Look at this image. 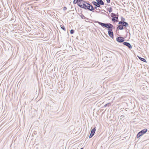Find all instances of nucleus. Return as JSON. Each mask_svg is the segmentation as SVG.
Masks as SVG:
<instances>
[{
  "label": "nucleus",
  "mask_w": 149,
  "mask_h": 149,
  "mask_svg": "<svg viewBox=\"0 0 149 149\" xmlns=\"http://www.w3.org/2000/svg\"><path fill=\"white\" fill-rule=\"evenodd\" d=\"M96 22L98 23L99 25H100L102 27L108 29V30L113 29L114 28L112 24L109 23H105L99 21H97Z\"/></svg>",
  "instance_id": "f257e3e1"
},
{
  "label": "nucleus",
  "mask_w": 149,
  "mask_h": 149,
  "mask_svg": "<svg viewBox=\"0 0 149 149\" xmlns=\"http://www.w3.org/2000/svg\"><path fill=\"white\" fill-rule=\"evenodd\" d=\"M86 4L87 5L84 3H82V4H81V3H79L78 4V6L81 8H83L86 10H91L90 7L91 6L90 5H91V4L89 3H86Z\"/></svg>",
  "instance_id": "f03ea898"
},
{
  "label": "nucleus",
  "mask_w": 149,
  "mask_h": 149,
  "mask_svg": "<svg viewBox=\"0 0 149 149\" xmlns=\"http://www.w3.org/2000/svg\"><path fill=\"white\" fill-rule=\"evenodd\" d=\"M111 16L112 18L111 19L112 22H118V14L117 15V14L115 13H111Z\"/></svg>",
  "instance_id": "7ed1b4c3"
},
{
  "label": "nucleus",
  "mask_w": 149,
  "mask_h": 149,
  "mask_svg": "<svg viewBox=\"0 0 149 149\" xmlns=\"http://www.w3.org/2000/svg\"><path fill=\"white\" fill-rule=\"evenodd\" d=\"M148 130L145 128L139 132L136 135L137 138H139L144 134H145L147 131Z\"/></svg>",
  "instance_id": "20e7f679"
},
{
  "label": "nucleus",
  "mask_w": 149,
  "mask_h": 149,
  "mask_svg": "<svg viewBox=\"0 0 149 149\" xmlns=\"http://www.w3.org/2000/svg\"><path fill=\"white\" fill-rule=\"evenodd\" d=\"M124 26L122 25H118V26L116 28V30H122L124 29V27H125V29L126 28V27L129 26V25L128 23L126 24L125 25H123Z\"/></svg>",
  "instance_id": "39448f33"
},
{
  "label": "nucleus",
  "mask_w": 149,
  "mask_h": 149,
  "mask_svg": "<svg viewBox=\"0 0 149 149\" xmlns=\"http://www.w3.org/2000/svg\"><path fill=\"white\" fill-rule=\"evenodd\" d=\"M125 38L122 36L118 37L116 38V40L118 42H123L125 41Z\"/></svg>",
  "instance_id": "423d86ee"
},
{
  "label": "nucleus",
  "mask_w": 149,
  "mask_h": 149,
  "mask_svg": "<svg viewBox=\"0 0 149 149\" xmlns=\"http://www.w3.org/2000/svg\"><path fill=\"white\" fill-rule=\"evenodd\" d=\"M96 130V127H95L93 128L91 131L90 134L89 136V138H91L94 135Z\"/></svg>",
  "instance_id": "0eeeda50"
},
{
  "label": "nucleus",
  "mask_w": 149,
  "mask_h": 149,
  "mask_svg": "<svg viewBox=\"0 0 149 149\" xmlns=\"http://www.w3.org/2000/svg\"><path fill=\"white\" fill-rule=\"evenodd\" d=\"M113 29H111L110 30H108V34L109 35L110 37L112 38H113V34L112 31Z\"/></svg>",
  "instance_id": "6e6552de"
},
{
  "label": "nucleus",
  "mask_w": 149,
  "mask_h": 149,
  "mask_svg": "<svg viewBox=\"0 0 149 149\" xmlns=\"http://www.w3.org/2000/svg\"><path fill=\"white\" fill-rule=\"evenodd\" d=\"M123 43L124 45L127 46L129 49H131L132 48L131 45L129 42H124Z\"/></svg>",
  "instance_id": "1a4fd4ad"
},
{
  "label": "nucleus",
  "mask_w": 149,
  "mask_h": 149,
  "mask_svg": "<svg viewBox=\"0 0 149 149\" xmlns=\"http://www.w3.org/2000/svg\"><path fill=\"white\" fill-rule=\"evenodd\" d=\"M127 23H128L126 22H125V21H119L118 23L119 25H123V26H124L123 25L126 24Z\"/></svg>",
  "instance_id": "9d476101"
},
{
  "label": "nucleus",
  "mask_w": 149,
  "mask_h": 149,
  "mask_svg": "<svg viewBox=\"0 0 149 149\" xmlns=\"http://www.w3.org/2000/svg\"><path fill=\"white\" fill-rule=\"evenodd\" d=\"M97 3L101 4V5H104V3L102 0H96Z\"/></svg>",
  "instance_id": "9b49d317"
},
{
  "label": "nucleus",
  "mask_w": 149,
  "mask_h": 149,
  "mask_svg": "<svg viewBox=\"0 0 149 149\" xmlns=\"http://www.w3.org/2000/svg\"><path fill=\"white\" fill-rule=\"evenodd\" d=\"M90 6H91V10L90 11L94 12V10L95 9H97V7L96 6H95V7H93V6L91 5H90Z\"/></svg>",
  "instance_id": "f8f14e48"
},
{
  "label": "nucleus",
  "mask_w": 149,
  "mask_h": 149,
  "mask_svg": "<svg viewBox=\"0 0 149 149\" xmlns=\"http://www.w3.org/2000/svg\"><path fill=\"white\" fill-rule=\"evenodd\" d=\"M138 56V58L141 61L143 62H145V63L147 62L145 58H141V57H140L139 56Z\"/></svg>",
  "instance_id": "ddd939ff"
},
{
  "label": "nucleus",
  "mask_w": 149,
  "mask_h": 149,
  "mask_svg": "<svg viewBox=\"0 0 149 149\" xmlns=\"http://www.w3.org/2000/svg\"><path fill=\"white\" fill-rule=\"evenodd\" d=\"M80 17H81V18L82 19H86L87 20H88V18H87L86 17H85L84 15L82 14H81V15H80Z\"/></svg>",
  "instance_id": "4468645a"
},
{
  "label": "nucleus",
  "mask_w": 149,
  "mask_h": 149,
  "mask_svg": "<svg viewBox=\"0 0 149 149\" xmlns=\"http://www.w3.org/2000/svg\"><path fill=\"white\" fill-rule=\"evenodd\" d=\"M107 10L109 12V13H111L112 11V9L111 7H110L109 8H107Z\"/></svg>",
  "instance_id": "2eb2a0df"
},
{
  "label": "nucleus",
  "mask_w": 149,
  "mask_h": 149,
  "mask_svg": "<svg viewBox=\"0 0 149 149\" xmlns=\"http://www.w3.org/2000/svg\"><path fill=\"white\" fill-rule=\"evenodd\" d=\"M61 27V29L64 30V31H66V29L65 26H64L63 25H60Z\"/></svg>",
  "instance_id": "dca6fc26"
},
{
  "label": "nucleus",
  "mask_w": 149,
  "mask_h": 149,
  "mask_svg": "<svg viewBox=\"0 0 149 149\" xmlns=\"http://www.w3.org/2000/svg\"><path fill=\"white\" fill-rule=\"evenodd\" d=\"M92 3L93 4L94 6H95V5H96L97 3V1L95 2V1H93L92 2Z\"/></svg>",
  "instance_id": "f3484780"
},
{
  "label": "nucleus",
  "mask_w": 149,
  "mask_h": 149,
  "mask_svg": "<svg viewBox=\"0 0 149 149\" xmlns=\"http://www.w3.org/2000/svg\"><path fill=\"white\" fill-rule=\"evenodd\" d=\"M74 4L77 3V5H78V4L79 3H78L77 0H74L73 2Z\"/></svg>",
  "instance_id": "a211bd4d"
},
{
  "label": "nucleus",
  "mask_w": 149,
  "mask_h": 149,
  "mask_svg": "<svg viewBox=\"0 0 149 149\" xmlns=\"http://www.w3.org/2000/svg\"><path fill=\"white\" fill-rule=\"evenodd\" d=\"M74 30H73V29H71L70 31V33L71 34H73L74 33Z\"/></svg>",
  "instance_id": "6ab92c4d"
},
{
  "label": "nucleus",
  "mask_w": 149,
  "mask_h": 149,
  "mask_svg": "<svg viewBox=\"0 0 149 149\" xmlns=\"http://www.w3.org/2000/svg\"><path fill=\"white\" fill-rule=\"evenodd\" d=\"M109 105H110V103H108L106 104H105L104 105V107H106L107 106H109Z\"/></svg>",
  "instance_id": "aec40b11"
},
{
  "label": "nucleus",
  "mask_w": 149,
  "mask_h": 149,
  "mask_svg": "<svg viewBox=\"0 0 149 149\" xmlns=\"http://www.w3.org/2000/svg\"><path fill=\"white\" fill-rule=\"evenodd\" d=\"M125 20V19L122 17H121V21H124Z\"/></svg>",
  "instance_id": "412c9836"
},
{
  "label": "nucleus",
  "mask_w": 149,
  "mask_h": 149,
  "mask_svg": "<svg viewBox=\"0 0 149 149\" xmlns=\"http://www.w3.org/2000/svg\"><path fill=\"white\" fill-rule=\"evenodd\" d=\"M100 5H101V4H100L98 3H97L96 5H95V6H96V7H100Z\"/></svg>",
  "instance_id": "4be33fe9"
},
{
  "label": "nucleus",
  "mask_w": 149,
  "mask_h": 149,
  "mask_svg": "<svg viewBox=\"0 0 149 149\" xmlns=\"http://www.w3.org/2000/svg\"><path fill=\"white\" fill-rule=\"evenodd\" d=\"M83 0H77L78 3H81V1H83Z\"/></svg>",
  "instance_id": "5701e85b"
},
{
  "label": "nucleus",
  "mask_w": 149,
  "mask_h": 149,
  "mask_svg": "<svg viewBox=\"0 0 149 149\" xmlns=\"http://www.w3.org/2000/svg\"><path fill=\"white\" fill-rule=\"evenodd\" d=\"M107 3H109L110 2V0H106Z\"/></svg>",
  "instance_id": "b1692460"
},
{
  "label": "nucleus",
  "mask_w": 149,
  "mask_h": 149,
  "mask_svg": "<svg viewBox=\"0 0 149 149\" xmlns=\"http://www.w3.org/2000/svg\"><path fill=\"white\" fill-rule=\"evenodd\" d=\"M67 9V8L65 7H64L63 8V10H65Z\"/></svg>",
  "instance_id": "393cba45"
},
{
  "label": "nucleus",
  "mask_w": 149,
  "mask_h": 149,
  "mask_svg": "<svg viewBox=\"0 0 149 149\" xmlns=\"http://www.w3.org/2000/svg\"><path fill=\"white\" fill-rule=\"evenodd\" d=\"M103 14H104V15H106L107 16H108L107 14H106V13H103Z\"/></svg>",
  "instance_id": "a878e982"
},
{
  "label": "nucleus",
  "mask_w": 149,
  "mask_h": 149,
  "mask_svg": "<svg viewBox=\"0 0 149 149\" xmlns=\"http://www.w3.org/2000/svg\"><path fill=\"white\" fill-rule=\"evenodd\" d=\"M120 117H121V119L122 118H123V117H124V116L123 115H121Z\"/></svg>",
  "instance_id": "bb28decb"
},
{
  "label": "nucleus",
  "mask_w": 149,
  "mask_h": 149,
  "mask_svg": "<svg viewBox=\"0 0 149 149\" xmlns=\"http://www.w3.org/2000/svg\"><path fill=\"white\" fill-rule=\"evenodd\" d=\"M83 1L84 2V3L85 4H86V3H87V2H86V1Z\"/></svg>",
  "instance_id": "cd10ccee"
},
{
  "label": "nucleus",
  "mask_w": 149,
  "mask_h": 149,
  "mask_svg": "<svg viewBox=\"0 0 149 149\" xmlns=\"http://www.w3.org/2000/svg\"><path fill=\"white\" fill-rule=\"evenodd\" d=\"M102 11H104V12H105V11L104 10H102Z\"/></svg>",
  "instance_id": "c85d7f7f"
},
{
  "label": "nucleus",
  "mask_w": 149,
  "mask_h": 149,
  "mask_svg": "<svg viewBox=\"0 0 149 149\" xmlns=\"http://www.w3.org/2000/svg\"><path fill=\"white\" fill-rule=\"evenodd\" d=\"M97 10H99L100 11V9H97Z\"/></svg>",
  "instance_id": "c756f323"
},
{
  "label": "nucleus",
  "mask_w": 149,
  "mask_h": 149,
  "mask_svg": "<svg viewBox=\"0 0 149 149\" xmlns=\"http://www.w3.org/2000/svg\"><path fill=\"white\" fill-rule=\"evenodd\" d=\"M102 14H103V13H104L102 12L101 13Z\"/></svg>",
  "instance_id": "7c9ffc66"
},
{
  "label": "nucleus",
  "mask_w": 149,
  "mask_h": 149,
  "mask_svg": "<svg viewBox=\"0 0 149 149\" xmlns=\"http://www.w3.org/2000/svg\"><path fill=\"white\" fill-rule=\"evenodd\" d=\"M80 149H83V148H81Z\"/></svg>",
  "instance_id": "2f4dec72"
},
{
  "label": "nucleus",
  "mask_w": 149,
  "mask_h": 149,
  "mask_svg": "<svg viewBox=\"0 0 149 149\" xmlns=\"http://www.w3.org/2000/svg\"><path fill=\"white\" fill-rule=\"evenodd\" d=\"M129 33L130 34V32H129Z\"/></svg>",
  "instance_id": "473e14b6"
},
{
  "label": "nucleus",
  "mask_w": 149,
  "mask_h": 149,
  "mask_svg": "<svg viewBox=\"0 0 149 149\" xmlns=\"http://www.w3.org/2000/svg\"><path fill=\"white\" fill-rule=\"evenodd\" d=\"M95 12H97V11H95Z\"/></svg>",
  "instance_id": "72a5a7b5"
}]
</instances>
